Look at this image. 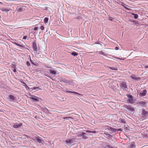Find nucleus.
I'll return each instance as SVG.
<instances>
[{
  "mask_svg": "<svg viewBox=\"0 0 148 148\" xmlns=\"http://www.w3.org/2000/svg\"><path fill=\"white\" fill-rule=\"evenodd\" d=\"M127 97L128 99L127 102L129 103L132 104L135 103L136 101V99L133 98V96L131 95H127Z\"/></svg>",
  "mask_w": 148,
  "mask_h": 148,
  "instance_id": "nucleus-1",
  "label": "nucleus"
},
{
  "mask_svg": "<svg viewBox=\"0 0 148 148\" xmlns=\"http://www.w3.org/2000/svg\"><path fill=\"white\" fill-rule=\"evenodd\" d=\"M75 141V139L74 138H72L70 139L66 140L65 142L66 145L69 146L71 145V143H74Z\"/></svg>",
  "mask_w": 148,
  "mask_h": 148,
  "instance_id": "nucleus-2",
  "label": "nucleus"
},
{
  "mask_svg": "<svg viewBox=\"0 0 148 148\" xmlns=\"http://www.w3.org/2000/svg\"><path fill=\"white\" fill-rule=\"evenodd\" d=\"M33 140L34 141H37L39 143H42L43 141L42 139L40 137L38 136H34L33 138Z\"/></svg>",
  "mask_w": 148,
  "mask_h": 148,
  "instance_id": "nucleus-3",
  "label": "nucleus"
},
{
  "mask_svg": "<svg viewBox=\"0 0 148 148\" xmlns=\"http://www.w3.org/2000/svg\"><path fill=\"white\" fill-rule=\"evenodd\" d=\"M120 86L121 88L123 90H127V85L125 82H123L120 84Z\"/></svg>",
  "mask_w": 148,
  "mask_h": 148,
  "instance_id": "nucleus-4",
  "label": "nucleus"
},
{
  "mask_svg": "<svg viewBox=\"0 0 148 148\" xmlns=\"http://www.w3.org/2000/svg\"><path fill=\"white\" fill-rule=\"evenodd\" d=\"M60 82H63L64 83H67L69 85H73L74 82L73 81H70L69 80L64 79H61L60 80Z\"/></svg>",
  "mask_w": 148,
  "mask_h": 148,
  "instance_id": "nucleus-5",
  "label": "nucleus"
},
{
  "mask_svg": "<svg viewBox=\"0 0 148 148\" xmlns=\"http://www.w3.org/2000/svg\"><path fill=\"white\" fill-rule=\"evenodd\" d=\"M124 107L125 108L127 109L131 112L134 111V108L130 105H125L124 106Z\"/></svg>",
  "mask_w": 148,
  "mask_h": 148,
  "instance_id": "nucleus-6",
  "label": "nucleus"
},
{
  "mask_svg": "<svg viewBox=\"0 0 148 148\" xmlns=\"http://www.w3.org/2000/svg\"><path fill=\"white\" fill-rule=\"evenodd\" d=\"M130 77L135 81H139L140 79V78L137 77L134 74L132 75Z\"/></svg>",
  "mask_w": 148,
  "mask_h": 148,
  "instance_id": "nucleus-7",
  "label": "nucleus"
},
{
  "mask_svg": "<svg viewBox=\"0 0 148 148\" xmlns=\"http://www.w3.org/2000/svg\"><path fill=\"white\" fill-rule=\"evenodd\" d=\"M106 127V129H108L110 130L112 132H116V129L111 127L109 126L106 125L105 126Z\"/></svg>",
  "mask_w": 148,
  "mask_h": 148,
  "instance_id": "nucleus-8",
  "label": "nucleus"
},
{
  "mask_svg": "<svg viewBox=\"0 0 148 148\" xmlns=\"http://www.w3.org/2000/svg\"><path fill=\"white\" fill-rule=\"evenodd\" d=\"M30 98L32 99L34 102H38L39 101V98L35 96H32Z\"/></svg>",
  "mask_w": 148,
  "mask_h": 148,
  "instance_id": "nucleus-9",
  "label": "nucleus"
},
{
  "mask_svg": "<svg viewBox=\"0 0 148 148\" xmlns=\"http://www.w3.org/2000/svg\"><path fill=\"white\" fill-rule=\"evenodd\" d=\"M32 47L33 50L34 51H37V45L36 41H34L33 43Z\"/></svg>",
  "mask_w": 148,
  "mask_h": 148,
  "instance_id": "nucleus-10",
  "label": "nucleus"
},
{
  "mask_svg": "<svg viewBox=\"0 0 148 148\" xmlns=\"http://www.w3.org/2000/svg\"><path fill=\"white\" fill-rule=\"evenodd\" d=\"M67 89L66 88V90H63V91L65 92H69V93H71L72 94H75V95H80V94H79V93H77V92H73V91H69V90H67Z\"/></svg>",
  "mask_w": 148,
  "mask_h": 148,
  "instance_id": "nucleus-11",
  "label": "nucleus"
},
{
  "mask_svg": "<svg viewBox=\"0 0 148 148\" xmlns=\"http://www.w3.org/2000/svg\"><path fill=\"white\" fill-rule=\"evenodd\" d=\"M9 98L10 101L14 102L15 100V97L12 95H10L9 96Z\"/></svg>",
  "mask_w": 148,
  "mask_h": 148,
  "instance_id": "nucleus-12",
  "label": "nucleus"
},
{
  "mask_svg": "<svg viewBox=\"0 0 148 148\" xmlns=\"http://www.w3.org/2000/svg\"><path fill=\"white\" fill-rule=\"evenodd\" d=\"M22 125V124L21 123H16L13 125V127L15 128H17L19 127H21Z\"/></svg>",
  "mask_w": 148,
  "mask_h": 148,
  "instance_id": "nucleus-13",
  "label": "nucleus"
},
{
  "mask_svg": "<svg viewBox=\"0 0 148 148\" xmlns=\"http://www.w3.org/2000/svg\"><path fill=\"white\" fill-rule=\"evenodd\" d=\"M146 104V102L145 101L140 102L138 103L139 106L142 107L145 106Z\"/></svg>",
  "mask_w": 148,
  "mask_h": 148,
  "instance_id": "nucleus-14",
  "label": "nucleus"
},
{
  "mask_svg": "<svg viewBox=\"0 0 148 148\" xmlns=\"http://www.w3.org/2000/svg\"><path fill=\"white\" fill-rule=\"evenodd\" d=\"M147 90H144L142 92H140V96L141 97H143L145 96L147 94Z\"/></svg>",
  "mask_w": 148,
  "mask_h": 148,
  "instance_id": "nucleus-15",
  "label": "nucleus"
},
{
  "mask_svg": "<svg viewBox=\"0 0 148 148\" xmlns=\"http://www.w3.org/2000/svg\"><path fill=\"white\" fill-rule=\"evenodd\" d=\"M0 10L2 11L7 12L9 11L10 10H11V9L9 8H3L1 9Z\"/></svg>",
  "mask_w": 148,
  "mask_h": 148,
  "instance_id": "nucleus-16",
  "label": "nucleus"
},
{
  "mask_svg": "<svg viewBox=\"0 0 148 148\" xmlns=\"http://www.w3.org/2000/svg\"><path fill=\"white\" fill-rule=\"evenodd\" d=\"M16 10L18 12H21L23 11V8L22 7L18 6L17 7Z\"/></svg>",
  "mask_w": 148,
  "mask_h": 148,
  "instance_id": "nucleus-17",
  "label": "nucleus"
},
{
  "mask_svg": "<svg viewBox=\"0 0 148 148\" xmlns=\"http://www.w3.org/2000/svg\"><path fill=\"white\" fill-rule=\"evenodd\" d=\"M135 143L134 142H132L130 145H128L129 148H135Z\"/></svg>",
  "mask_w": 148,
  "mask_h": 148,
  "instance_id": "nucleus-18",
  "label": "nucleus"
},
{
  "mask_svg": "<svg viewBox=\"0 0 148 148\" xmlns=\"http://www.w3.org/2000/svg\"><path fill=\"white\" fill-rule=\"evenodd\" d=\"M49 71L50 72V73L51 74H53L54 75L56 74V72L55 71L52 70H49Z\"/></svg>",
  "mask_w": 148,
  "mask_h": 148,
  "instance_id": "nucleus-19",
  "label": "nucleus"
},
{
  "mask_svg": "<svg viewBox=\"0 0 148 148\" xmlns=\"http://www.w3.org/2000/svg\"><path fill=\"white\" fill-rule=\"evenodd\" d=\"M122 5L126 10H129L130 9L128 8L126 6H127V5H126L124 3H122Z\"/></svg>",
  "mask_w": 148,
  "mask_h": 148,
  "instance_id": "nucleus-20",
  "label": "nucleus"
},
{
  "mask_svg": "<svg viewBox=\"0 0 148 148\" xmlns=\"http://www.w3.org/2000/svg\"><path fill=\"white\" fill-rule=\"evenodd\" d=\"M13 43L15 45L18 46L19 47H23V45H20L18 44L15 42H14Z\"/></svg>",
  "mask_w": 148,
  "mask_h": 148,
  "instance_id": "nucleus-21",
  "label": "nucleus"
},
{
  "mask_svg": "<svg viewBox=\"0 0 148 148\" xmlns=\"http://www.w3.org/2000/svg\"><path fill=\"white\" fill-rule=\"evenodd\" d=\"M23 86L25 87V88L27 90H30V88H29V87L26 85V84L25 82H23Z\"/></svg>",
  "mask_w": 148,
  "mask_h": 148,
  "instance_id": "nucleus-22",
  "label": "nucleus"
},
{
  "mask_svg": "<svg viewBox=\"0 0 148 148\" xmlns=\"http://www.w3.org/2000/svg\"><path fill=\"white\" fill-rule=\"evenodd\" d=\"M71 54L72 55L75 56H77L78 54L77 53L75 52H73L71 53Z\"/></svg>",
  "mask_w": 148,
  "mask_h": 148,
  "instance_id": "nucleus-23",
  "label": "nucleus"
},
{
  "mask_svg": "<svg viewBox=\"0 0 148 148\" xmlns=\"http://www.w3.org/2000/svg\"><path fill=\"white\" fill-rule=\"evenodd\" d=\"M132 14L134 16V17L135 19H137L138 17V15L137 14L132 13Z\"/></svg>",
  "mask_w": 148,
  "mask_h": 148,
  "instance_id": "nucleus-24",
  "label": "nucleus"
},
{
  "mask_svg": "<svg viewBox=\"0 0 148 148\" xmlns=\"http://www.w3.org/2000/svg\"><path fill=\"white\" fill-rule=\"evenodd\" d=\"M147 113V112L144 110H142V115H144V116H145L146 115Z\"/></svg>",
  "mask_w": 148,
  "mask_h": 148,
  "instance_id": "nucleus-25",
  "label": "nucleus"
},
{
  "mask_svg": "<svg viewBox=\"0 0 148 148\" xmlns=\"http://www.w3.org/2000/svg\"><path fill=\"white\" fill-rule=\"evenodd\" d=\"M86 134L85 132H81L79 133V136H84V135H86Z\"/></svg>",
  "mask_w": 148,
  "mask_h": 148,
  "instance_id": "nucleus-26",
  "label": "nucleus"
},
{
  "mask_svg": "<svg viewBox=\"0 0 148 148\" xmlns=\"http://www.w3.org/2000/svg\"><path fill=\"white\" fill-rule=\"evenodd\" d=\"M49 19L47 17H45L44 19V23H46L48 21Z\"/></svg>",
  "mask_w": 148,
  "mask_h": 148,
  "instance_id": "nucleus-27",
  "label": "nucleus"
},
{
  "mask_svg": "<svg viewBox=\"0 0 148 148\" xmlns=\"http://www.w3.org/2000/svg\"><path fill=\"white\" fill-rule=\"evenodd\" d=\"M99 53L100 54H102L103 55L105 56H106V55H107V54L106 53H104L103 51H100L99 52Z\"/></svg>",
  "mask_w": 148,
  "mask_h": 148,
  "instance_id": "nucleus-28",
  "label": "nucleus"
},
{
  "mask_svg": "<svg viewBox=\"0 0 148 148\" xmlns=\"http://www.w3.org/2000/svg\"><path fill=\"white\" fill-rule=\"evenodd\" d=\"M32 89L33 90H38L41 89L39 87H34L32 88Z\"/></svg>",
  "mask_w": 148,
  "mask_h": 148,
  "instance_id": "nucleus-29",
  "label": "nucleus"
},
{
  "mask_svg": "<svg viewBox=\"0 0 148 148\" xmlns=\"http://www.w3.org/2000/svg\"><path fill=\"white\" fill-rule=\"evenodd\" d=\"M105 148H113L112 147L109 145H106L104 147Z\"/></svg>",
  "mask_w": 148,
  "mask_h": 148,
  "instance_id": "nucleus-30",
  "label": "nucleus"
},
{
  "mask_svg": "<svg viewBox=\"0 0 148 148\" xmlns=\"http://www.w3.org/2000/svg\"><path fill=\"white\" fill-rule=\"evenodd\" d=\"M43 111L46 112H47L49 111L46 108H43Z\"/></svg>",
  "mask_w": 148,
  "mask_h": 148,
  "instance_id": "nucleus-31",
  "label": "nucleus"
},
{
  "mask_svg": "<svg viewBox=\"0 0 148 148\" xmlns=\"http://www.w3.org/2000/svg\"><path fill=\"white\" fill-rule=\"evenodd\" d=\"M12 66L13 69L16 68V65L15 64H12Z\"/></svg>",
  "mask_w": 148,
  "mask_h": 148,
  "instance_id": "nucleus-32",
  "label": "nucleus"
},
{
  "mask_svg": "<svg viewBox=\"0 0 148 148\" xmlns=\"http://www.w3.org/2000/svg\"><path fill=\"white\" fill-rule=\"evenodd\" d=\"M64 119H66V120H69L70 119H72V118L70 117H66L63 118Z\"/></svg>",
  "mask_w": 148,
  "mask_h": 148,
  "instance_id": "nucleus-33",
  "label": "nucleus"
},
{
  "mask_svg": "<svg viewBox=\"0 0 148 148\" xmlns=\"http://www.w3.org/2000/svg\"><path fill=\"white\" fill-rule=\"evenodd\" d=\"M26 64L28 66H30L31 65L30 64L29 61L27 62Z\"/></svg>",
  "mask_w": 148,
  "mask_h": 148,
  "instance_id": "nucleus-34",
  "label": "nucleus"
},
{
  "mask_svg": "<svg viewBox=\"0 0 148 148\" xmlns=\"http://www.w3.org/2000/svg\"><path fill=\"white\" fill-rule=\"evenodd\" d=\"M122 131V130L121 128H118L116 129V132L118 131Z\"/></svg>",
  "mask_w": 148,
  "mask_h": 148,
  "instance_id": "nucleus-35",
  "label": "nucleus"
},
{
  "mask_svg": "<svg viewBox=\"0 0 148 148\" xmlns=\"http://www.w3.org/2000/svg\"><path fill=\"white\" fill-rule=\"evenodd\" d=\"M40 29L42 30H43L44 29V26H41L40 27Z\"/></svg>",
  "mask_w": 148,
  "mask_h": 148,
  "instance_id": "nucleus-36",
  "label": "nucleus"
},
{
  "mask_svg": "<svg viewBox=\"0 0 148 148\" xmlns=\"http://www.w3.org/2000/svg\"><path fill=\"white\" fill-rule=\"evenodd\" d=\"M23 39H28V38H27V36H24L23 37Z\"/></svg>",
  "mask_w": 148,
  "mask_h": 148,
  "instance_id": "nucleus-37",
  "label": "nucleus"
},
{
  "mask_svg": "<svg viewBox=\"0 0 148 148\" xmlns=\"http://www.w3.org/2000/svg\"><path fill=\"white\" fill-rule=\"evenodd\" d=\"M110 69H111L114 70H117V69H116V68H112V67H110Z\"/></svg>",
  "mask_w": 148,
  "mask_h": 148,
  "instance_id": "nucleus-38",
  "label": "nucleus"
},
{
  "mask_svg": "<svg viewBox=\"0 0 148 148\" xmlns=\"http://www.w3.org/2000/svg\"><path fill=\"white\" fill-rule=\"evenodd\" d=\"M82 138H83L86 139V138H87V137H86V136H85V135H84V136H83Z\"/></svg>",
  "mask_w": 148,
  "mask_h": 148,
  "instance_id": "nucleus-39",
  "label": "nucleus"
},
{
  "mask_svg": "<svg viewBox=\"0 0 148 148\" xmlns=\"http://www.w3.org/2000/svg\"><path fill=\"white\" fill-rule=\"evenodd\" d=\"M97 132L95 131H91V133L95 134Z\"/></svg>",
  "mask_w": 148,
  "mask_h": 148,
  "instance_id": "nucleus-40",
  "label": "nucleus"
},
{
  "mask_svg": "<svg viewBox=\"0 0 148 148\" xmlns=\"http://www.w3.org/2000/svg\"><path fill=\"white\" fill-rule=\"evenodd\" d=\"M109 19L110 20H111V21H112L113 20V18L112 17H110L109 18Z\"/></svg>",
  "mask_w": 148,
  "mask_h": 148,
  "instance_id": "nucleus-41",
  "label": "nucleus"
},
{
  "mask_svg": "<svg viewBox=\"0 0 148 148\" xmlns=\"http://www.w3.org/2000/svg\"><path fill=\"white\" fill-rule=\"evenodd\" d=\"M86 131L87 132L90 133H91V131H90V130H86Z\"/></svg>",
  "mask_w": 148,
  "mask_h": 148,
  "instance_id": "nucleus-42",
  "label": "nucleus"
},
{
  "mask_svg": "<svg viewBox=\"0 0 148 148\" xmlns=\"http://www.w3.org/2000/svg\"><path fill=\"white\" fill-rule=\"evenodd\" d=\"M38 30V27H35L34 29V30L35 31H36Z\"/></svg>",
  "mask_w": 148,
  "mask_h": 148,
  "instance_id": "nucleus-43",
  "label": "nucleus"
},
{
  "mask_svg": "<svg viewBox=\"0 0 148 148\" xmlns=\"http://www.w3.org/2000/svg\"><path fill=\"white\" fill-rule=\"evenodd\" d=\"M13 71L14 73H15L16 72V68L14 69Z\"/></svg>",
  "mask_w": 148,
  "mask_h": 148,
  "instance_id": "nucleus-44",
  "label": "nucleus"
},
{
  "mask_svg": "<svg viewBox=\"0 0 148 148\" xmlns=\"http://www.w3.org/2000/svg\"><path fill=\"white\" fill-rule=\"evenodd\" d=\"M115 49L116 50H118L119 49V48L118 47H116L115 48Z\"/></svg>",
  "mask_w": 148,
  "mask_h": 148,
  "instance_id": "nucleus-45",
  "label": "nucleus"
},
{
  "mask_svg": "<svg viewBox=\"0 0 148 148\" xmlns=\"http://www.w3.org/2000/svg\"><path fill=\"white\" fill-rule=\"evenodd\" d=\"M30 61H31V62L32 63H33V61L31 59V58H30Z\"/></svg>",
  "mask_w": 148,
  "mask_h": 148,
  "instance_id": "nucleus-46",
  "label": "nucleus"
},
{
  "mask_svg": "<svg viewBox=\"0 0 148 148\" xmlns=\"http://www.w3.org/2000/svg\"><path fill=\"white\" fill-rule=\"evenodd\" d=\"M145 68H148V65L145 66Z\"/></svg>",
  "mask_w": 148,
  "mask_h": 148,
  "instance_id": "nucleus-47",
  "label": "nucleus"
},
{
  "mask_svg": "<svg viewBox=\"0 0 148 148\" xmlns=\"http://www.w3.org/2000/svg\"><path fill=\"white\" fill-rule=\"evenodd\" d=\"M0 4H3V3L2 2H0Z\"/></svg>",
  "mask_w": 148,
  "mask_h": 148,
  "instance_id": "nucleus-48",
  "label": "nucleus"
},
{
  "mask_svg": "<svg viewBox=\"0 0 148 148\" xmlns=\"http://www.w3.org/2000/svg\"><path fill=\"white\" fill-rule=\"evenodd\" d=\"M46 76H47L48 77H49V76H48L47 75H46Z\"/></svg>",
  "mask_w": 148,
  "mask_h": 148,
  "instance_id": "nucleus-49",
  "label": "nucleus"
},
{
  "mask_svg": "<svg viewBox=\"0 0 148 148\" xmlns=\"http://www.w3.org/2000/svg\"><path fill=\"white\" fill-rule=\"evenodd\" d=\"M108 135H110V134H108Z\"/></svg>",
  "mask_w": 148,
  "mask_h": 148,
  "instance_id": "nucleus-50",
  "label": "nucleus"
}]
</instances>
